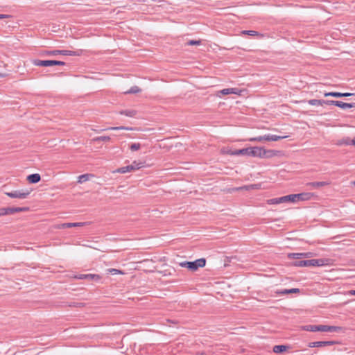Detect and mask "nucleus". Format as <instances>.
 I'll use <instances>...</instances> for the list:
<instances>
[{"label": "nucleus", "mask_w": 355, "mask_h": 355, "mask_svg": "<svg viewBox=\"0 0 355 355\" xmlns=\"http://www.w3.org/2000/svg\"><path fill=\"white\" fill-rule=\"evenodd\" d=\"M110 140V137L109 136H100V137H96L93 139L94 141H109Z\"/></svg>", "instance_id": "29"}, {"label": "nucleus", "mask_w": 355, "mask_h": 355, "mask_svg": "<svg viewBox=\"0 0 355 355\" xmlns=\"http://www.w3.org/2000/svg\"><path fill=\"white\" fill-rule=\"evenodd\" d=\"M261 158H270L276 155V153L273 150H266L262 148Z\"/></svg>", "instance_id": "15"}, {"label": "nucleus", "mask_w": 355, "mask_h": 355, "mask_svg": "<svg viewBox=\"0 0 355 355\" xmlns=\"http://www.w3.org/2000/svg\"><path fill=\"white\" fill-rule=\"evenodd\" d=\"M27 180L30 183L35 184L40 181L41 177L40 174L34 173L28 175Z\"/></svg>", "instance_id": "16"}, {"label": "nucleus", "mask_w": 355, "mask_h": 355, "mask_svg": "<svg viewBox=\"0 0 355 355\" xmlns=\"http://www.w3.org/2000/svg\"><path fill=\"white\" fill-rule=\"evenodd\" d=\"M304 329L308 331L315 332L318 331V325H306Z\"/></svg>", "instance_id": "25"}, {"label": "nucleus", "mask_w": 355, "mask_h": 355, "mask_svg": "<svg viewBox=\"0 0 355 355\" xmlns=\"http://www.w3.org/2000/svg\"><path fill=\"white\" fill-rule=\"evenodd\" d=\"M268 203L270 204V205H276V204H278V202H277V198H272V199H270L268 200Z\"/></svg>", "instance_id": "39"}, {"label": "nucleus", "mask_w": 355, "mask_h": 355, "mask_svg": "<svg viewBox=\"0 0 355 355\" xmlns=\"http://www.w3.org/2000/svg\"><path fill=\"white\" fill-rule=\"evenodd\" d=\"M351 139L349 138L343 139V140L339 141V144H345V145H351Z\"/></svg>", "instance_id": "38"}, {"label": "nucleus", "mask_w": 355, "mask_h": 355, "mask_svg": "<svg viewBox=\"0 0 355 355\" xmlns=\"http://www.w3.org/2000/svg\"><path fill=\"white\" fill-rule=\"evenodd\" d=\"M30 191L28 189L25 190H16L11 192H6L5 194L12 198L25 199L29 194Z\"/></svg>", "instance_id": "6"}, {"label": "nucleus", "mask_w": 355, "mask_h": 355, "mask_svg": "<svg viewBox=\"0 0 355 355\" xmlns=\"http://www.w3.org/2000/svg\"><path fill=\"white\" fill-rule=\"evenodd\" d=\"M334 344V342L332 341H316L310 343L309 346L310 347H324L328 345H332Z\"/></svg>", "instance_id": "12"}, {"label": "nucleus", "mask_w": 355, "mask_h": 355, "mask_svg": "<svg viewBox=\"0 0 355 355\" xmlns=\"http://www.w3.org/2000/svg\"><path fill=\"white\" fill-rule=\"evenodd\" d=\"M342 328L336 326H329V332H338L340 331Z\"/></svg>", "instance_id": "37"}, {"label": "nucleus", "mask_w": 355, "mask_h": 355, "mask_svg": "<svg viewBox=\"0 0 355 355\" xmlns=\"http://www.w3.org/2000/svg\"><path fill=\"white\" fill-rule=\"evenodd\" d=\"M241 93V90L238 88H226L218 91L216 94L218 97H221L222 95H229V94H237L240 95Z\"/></svg>", "instance_id": "9"}, {"label": "nucleus", "mask_w": 355, "mask_h": 355, "mask_svg": "<svg viewBox=\"0 0 355 355\" xmlns=\"http://www.w3.org/2000/svg\"><path fill=\"white\" fill-rule=\"evenodd\" d=\"M296 196H298V197L297 198V201H299L309 200L312 195L310 193H302L296 194Z\"/></svg>", "instance_id": "23"}, {"label": "nucleus", "mask_w": 355, "mask_h": 355, "mask_svg": "<svg viewBox=\"0 0 355 355\" xmlns=\"http://www.w3.org/2000/svg\"><path fill=\"white\" fill-rule=\"evenodd\" d=\"M121 115H125L128 117H134L137 114V111L135 110H125L119 112Z\"/></svg>", "instance_id": "21"}, {"label": "nucleus", "mask_w": 355, "mask_h": 355, "mask_svg": "<svg viewBox=\"0 0 355 355\" xmlns=\"http://www.w3.org/2000/svg\"><path fill=\"white\" fill-rule=\"evenodd\" d=\"M180 266L183 268H187L191 271H196L199 268H202L206 264V260L204 258L196 259L194 261H183L180 262Z\"/></svg>", "instance_id": "2"}, {"label": "nucleus", "mask_w": 355, "mask_h": 355, "mask_svg": "<svg viewBox=\"0 0 355 355\" xmlns=\"http://www.w3.org/2000/svg\"><path fill=\"white\" fill-rule=\"evenodd\" d=\"M248 189V187H243L236 188L234 190L238 191V190H241V189Z\"/></svg>", "instance_id": "45"}, {"label": "nucleus", "mask_w": 355, "mask_h": 355, "mask_svg": "<svg viewBox=\"0 0 355 355\" xmlns=\"http://www.w3.org/2000/svg\"><path fill=\"white\" fill-rule=\"evenodd\" d=\"M92 175H89V174H84V175H81L78 177V183H83L84 182H86L87 180H89V177L91 176Z\"/></svg>", "instance_id": "30"}, {"label": "nucleus", "mask_w": 355, "mask_h": 355, "mask_svg": "<svg viewBox=\"0 0 355 355\" xmlns=\"http://www.w3.org/2000/svg\"><path fill=\"white\" fill-rule=\"evenodd\" d=\"M328 101L326 100H318V99H311L308 101L309 104L311 105H323L324 104L328 105Z\"/></svg>", "instance_id": "17"}, {"label": "nucleus", "mask_w": 355, "mask_h": 355, "mask_svg": "<svg viewBox=\"0 0 355 355\" xmlns=\"http://www.w3.org/2000/svg\"><path fill=\"white\" fill-rule=\"evenodd\" d=\"M27 210H28V207H1L0 208V215L3 216Z\"/></svg>", "instance_id": "7"}, {"label": "nucleus", "mask_w": 355, "mask_h": 355, "mask_svg": "<svg viewBox=\"0 0 355 355\" xmlns=\"http://www.w3.org/2000/svg\"><path fill=\"white\" fill-rule=\"evenodd\" d=\"M85 277H86L85 279L95 280V281H98L101 279L99 275H94V274H86V276H85Z\"/></svg>", "instance_id": "28"}, {"label": "nucleus", "mask_w": 355, "mask_h": 355, "mask_svg": "<svg viewBox=\"0 0 355 355\" xmlns=\"http://www.w3.org/2000/svg\"><path fill=\"white\" fill-rule=\"evenodd\" d=\"M143 166V162L134 161L130 165L119 168L116 171L119 173H125L139 169Z\"/></svg>", "instance_id": "3"}, {"label": "nucleus", "mask_w": 355, "mask_h": 355, "mask_svg": "<svg viewBox=\"0 0 355 355\" xmlns=\"http://www.w3.org/2000/svg\"><path fill=\"white\" fill-rule=\"evenodd\" d=\"M333 265V260L331 259H309L296 261L293 263V266L297 267H314V266H324Z\"/></svg>", "instance_id": "1"}, {"label": "nucleus", "mask_w": 355, "mask_h": 355, "mask_svg": "<svg viewBox=\"0 0 355 355\" xmlns=\"http://www.w3.org/2000/svg\"><path fill=\"white\" fill-rule=\"evenodd\" d=\"M298 293H300L299 288L284 289L282 291H277V293L279 294V295H286V294Z\"/></svg>", "instance_id": "20"}, {"label": "nucleus", "mask_w": 355, "mask_h": 355, "mask_svg": "<svg viewBox=\"0 0 355 355\" xmlns=\"http://www.w3.org/2000/svg\"><path fill=\"white\" fill-rule=\"evenodd\" d=\"M106 130H133L131 127H125V126H116V127H110Z\"/></svg>", "instance_id": "26"}, {"label": "nucleus", "mask_w": 355, "mask_h": 355, "mask_svg": "<svg viewBox=\"0 0 355 355\" xmlns=\"http://www.w3.org/2000/svg\"><path fill=\"white\" fill-rule=\"evenodd\" d=\"M43 55H49V56H55L58 55H79V53L76 51H68V50H53V51H46L44 52Z\"/></svg>", "instance_id": "5"}, {"label": "nucleus", "mask_w": 355, "mask_h": 355, "mask_svg": "<svg viewBox=\"0 0 355 355\" xmlns=\"http://www.w3.org/2000/svg\"><path fill=\"white\" fill-rule=\"evenodd\" d=\"M351 145L355 146V138L353 139H351Z\"/></svg>", "instance_id": "46"}, {"label": "nucleus", "mask_w": 355, "mask_h": 355, "mask_svg": "<svg viewBox=\"0 0 355 355\" xmlns=\"http://www.w3.org/2000/svg\"><path fill=\"white\" fill-rule=\"evenodd\" d=\"M353 184L355 186V181L353 182Z\"/></svg>", "instance_id": "49"}, {"label": "nucleus", "mask_w": 355, "mask_h": 355, "mask_svg": "<svg viewBox=\"0 0 355 355\" xmlns=\"http://www.w3.org/2000/svg\"><path fill=\"white\" fill-rule=\"evenodd\" d=\"M85 276H86V274H83V275H80L78 276H76V278L79 279H85L86 277H85Z\"/></svg>", "instance_id": "42"}, {"label": "nucleus", "mask_w": 355, "mask_h": 355, "mask_svg": "<svg viewBox=\"0 0 355 355\" xmlns=\"http://www.w3.org/2000/svg\"><path fill=\"white\" fill-rule=\"evenodd\" d=\"M324 95V96H332V97H336V98H341V97L351 96L354 95V94L348 93V92L341 93V92H332L325 93Z\"/></svg>", "instance_id": "11"}, {"label": "nucleus", "mask_w": 355, "mask_h": 355, "mask_svg": "<svg viewBox=\"0 0 355 355\" xmlns=\"http://www.w3.org/2000/svg\"><path fill=\"white\" fill-rule=\"evenodd\" d=\"M329 325H318V331L329 332Z\"/></svg>", "instance_id": "35"}, {"label": "nucleus", "mask_w": 355, "mask_h": 355, "mask_svg": "<svg viewBox=\"0 0 355 355\" xmlns=\"http://www.w3.org/2000/svg\"><path fill=\"white\" fill-rule=\"evenodd\" d=\"M263 140H265V135L249 139L250 141H262Z\"/></svg>", "instance_id": "36"}, {"label": "nucleus", "mask_w": 355, "mask_h": 355, "mask_svg": "<svg viewBox=\"0 0 355 355\" xmlns=\"http://www.w3.org/2000/svg\"><path fill=\"white\" fill-rule=\"evenodd\" d=\"M33 63L35 66L40 67H50L53 65H65V62L62 61H57V60H34Z\"/></svg>", "instance_id": "4"}, {"label": "nucleus", "mask_w": 355, "mask_h": 355, "mask_svg": "<svg viewBox=\"0 0 355 355\" xmlns=\"http://www.w3.org/2000/svg\"><path fill=\"white\" fill-rule=\"evenodd\" d=\"M85 224V223H67L60 225L58 227L64 229L74 227H81L83 226Z\"/></svg>", "instance_id": "14"}, {"label": "nucleus", "mask_w": 355, "mask_h": 355, "mask_svg": "<svg viewBox=\"0 0 355 355\" xmlns=\"http://www.w3.org/2000/svg\"><path fill=\"white\" fill-rule=\"evenodd\" d=\"M141 92V89L137 86L132 87L128 91L125 92L126 94H137Z\"/></svg>", "instance_id": "31"}, {"label": "nucleus", "mask_w": 355, "mask_h": 355, "mask_svg": "<svg viewBox=\"0 0 355 355\" xmlns=\"http://www.w3.org/2000/svg\"><path fill=\"white\" fill-rule=\"evenodd\" d=\"M277 202L278 204L284 203L286 202V199L285 198V196L277 198Z\"/></svg>", "instance_id": "41"}, {"label": "nucleus", "mask_w": 355, "mask_h": 355, "mask_svg": "<svg viewBox=\"0 0 355 355\" xmlns=\"http://www.w3.org/2000/svg\"><path fill=\"white\" fill-rule=\"evenodd\" d=\"M141 148V144L139 143H133L130 146V149L132 151H136L139 150Z\"/></svg>", "instance_id": "34"}, {"label": "nucleus", "mask_w": 355, "mask_h": 355, "mask_svg": "<svg viewBox=\"0 0 355 355\" xmlns=\"http://www.w3.org/2000/svg\"><path fill=\"white\" fill-rule=\"evenodd\" d=\"M262 148L261 147H251L250 148V156L252 157H257L261 158V153H262Z\"/></svg>", "instance_id": "13"}, {"label": "nucleus", "mask_w": 355, "mask_h": 355, "mask_svg": "<svg viewBox=\"0 0 355 355\" xmlns=\"http://www.w3.org/2000/svg\"><path fill=\"white\" fill-rule=\"evenodd\" d=\"M232 154L234 155H248V156H250V148H243V149H240V150H236L234 151Z\"/></svg>", "instance_id": "22"}, {"label": "nucleus", "mask_w": 355, "mask_h": 355, "mask_svg": "<svg viewBox=\"0 0 355 355\" xmlns=\"http://www.w3.org/2000/svg\"><path fill=\"white\" fill-rule=\"evenodd\" d=\"M10 16L8 15H4V14H0V19H6L8 18Z\"/></svg>", "instance_id": "43"}, {"label": "nucleus", "mask_w": 355, "mask_h": 355, "mask_svg": "<svg viewBox=\"0 0 355 355\" xmlns=\"http://www.w3.org/2000/svg\"><path fill=\"white\" fill-rule=\"evenodd\" d=\"M288 348L286 345H275L273 347V352L275 353L279 354L285 352Z\"/></svg>", "instance_id": "24"}, {"label": "nucleus", "mask_w": 355, "mask_h": 355, "mask_svg": "<svg viewBox=\"0 0 355 355\" xmlns=\"http://www.w3.org/2000/svg\"><path fill=\"white\" fill-rule=\"evenodd\" d=\"M328 184L329 183L327 182H313L307 183V186H309L313 189H318Z\"/></svg>", "instance_id": "18"}, {"label": "nucleus", "mask_w": 355, "mask_h": 355, "mask_svg": "<svg viewBox=\"0 0 355 355\" xmlns=\"http://www.w3.org/2000/svg\"><path fill=\"white\" fill-rule=\"evenodd\" d=\"M313 256V252H304V253H290L288 257L291 259H300L302 258H310Z\"/></svg>", "instance_id": "10"}, {"label": "nucleus", "mask_w": 355, "mask_h": 355, "mask_svg": "<svg viewBox=\"0 0 355 355\" xmlns=\"http://www.w3.org/2000/svg\"><path fill=\"white\" fill-rule=\"evenodd\" d=\"M327 103H328V105H336V106H338L343 110L355 107V103H344V102L339 101H333V100H329V101H328Z\"/></svg>", "instance_id": "8"}, {"label": "nucleus", "mask_w": 355, "mask_h": 355, "mask_svg": "<svg viewBox=\"0 0 355 355\" xmlns=\"http://www.w3.org/2000/svg\"><path fill=\"white\" fill-rule=\"evenodd\" d=\"M287 136H277L272 135H265V141H278L282 139L286 138Z\"/></svg>", "instance_id": "19"}, {"label": "nucleus", "mask_w": 355, "mask_h": 355, "mask_svg": "<svg viewBox=\"0 0 355 355\" xmlns=\"http://www.w3.org/2000/svg\"><path fill=\"white\" fill-rule=\"evenodd\" d=\"M297 197H298V196H296V194H291V195L285 196V198L286 199V202H297Z\"/></svg>", "instance_id": "27"}, {"label": "nucleus", "mask_w": 355, "mask_h": 355, "mask_svg": "<svg viewBox=\"0 0 355 355\" xmlns=\"http://www.w3.org/2000/svg\"><path fill=\"white\" fill-rule=\"evenodd\" d=\"M348 295H355V290H350L348 291Z\"/></svg>", "instance_id": "44"}, {"label": "nucleus", "mask_w": 355, "mask_h": 355, "mask_svg": "<svg viewBox=\"0 0 355 355\" xmlns=\"http://www.w3.org/2000/svg\"><path fill=\"white\" fill-rule=\"evenodd\" d=\"M200 40H190L188 42V44L189 45H197V44H200Z\"/></svg>", "instance_id": "40"}, {"label": "nucleus", "mask_w": 355, "mask_h": 355, "mask_svg": "<svg viewBox=\"0 0 355 355\" xmlns=\"http://www.w3.org/2000/svg\"><path fill=\"white\" fill-rule=\"evenodd\" d=\"M107 272L112 275H119V274L123 275L124 274V272H123L122 270L115 269V268L107 269Z\"/></svg>", "instance_id": "32"}, {"label": "nucleus", "mask_w": 355, "mask_h": 355, "mask_svg": "<svg viewBox=\"0 0 355 355\" xmlns=\"http://www.w3.org/2000/svg\"><path fill=\"white\" fill-rule=\"evenodd\" d=\"M242 34L248 35L251 36H258L260 34L255 31H242Z\"/></svg>", "instance_id": "33"}, {"label": "nucleus", "mask_w": 355, "mask_h": 355, "mask_svg": "<svg viewBox=\"0 0 355 355\" xmlns=\"http://www.w3.org/2000/svg\"><path fill=\"white\" fill-rule=\"evenodd\" d=\"M4 76H6V74H4V73H0V77H4Z\"/></svg>", "instance_id": "48"}, {"label": "nucleus", "mask_w": 355, "mask_h": 355, "mask_svg": "<svg viewBox=\"0 0 355 355\" xmlns=\"http://www.w3.org/2000/svg\"><path fill=\"white\" fill-rule=\"evenodd\" d=\"M81 305H82V304H81V303H78V304H74L73 306H80Z\"/></svg>", "instance_id": "47"}]
</instances>
